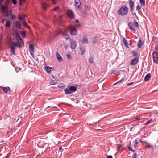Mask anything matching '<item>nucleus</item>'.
Returning <instances> with one entry per match:
<instances>
[{"instance_id":"obj_46","label":"nucleus","mask_w":158,"mask_h":158,"mask_svg":"<svg viewBox=\"0 0 158 158\" xmlns=\"http://www.w3.org/2000/svg\"><path fill=\"white\" fill-rule=\"evenodd\" d=\"M137 154L136 153H134L132 156V158H137Z\"/></svg>"},{"instance_id":"obj_8","label":"nucleus","mask_w":158,"mask_h":158,"mask_svg":"<svg viewBox=\"0 0 158 158\" xmlns=\"http://www.w3.org/2000/svg\"><path fill=\"white\" fill-rule=\"evenodd\" d=\"M34 44L30 43L29 44V50L31 54L33 56L34 54Z\"/></svg>"},{"instance_id":"obj_44","label":"nucleus","mask_w":158,"mask_h":158,"mask_svg":"<svg viewBox=\"0 0 158 158\" xmlns=\"http://www.w3.org/2000/svg\"><path fill=\"white\" fill-rule=\"evenodd\" d=\"M118 73V72L116 70H112L111 71V73L112 74H116Z\"/></svg>"},{"instance_id":"obj_21","label":"nucleus","mask_w":158,"mask_h":158,"mask_svg":"<svg viewBox=\"0 0 158 158\" xmlns=\"http://www.w3.org/2000/svg\"><path fill=\"white\" fill-rule=\"evenodd\" d=\"M89 62L90 63L92 64L93 62L94 58L92 56H90L88 59Z\"/></svg>"},{"instance_id":"obj_15","label":"nucleus","mask_w":158,"mask_h":158,"mask_svg":"<svg viewBox=\"0 0 158 158\" xmlns=\"http://www.w3.org/2000/svg\"><path fill=\"white\" fill-rule=\"evenodd\" d=\"M79 49L80 50V52H81V54L83 55L85 53V48L83 46L81 45L80 46Z\"/></svg>"},{"instance_id":"obj_10","label":"nucleus","mask_w":158,"mask_h":158,"mask_svg":"<svg viewBox=\"0 0 158 158\" xmlns=\"http://www.w3.org/2000/svg\"><path fill=\"white\" fill-rule=\"evenodd\" d=\"M13 35L17 40H22L20 37L19 33L17 31H16L15 32H14Z\"/></svg>"},{"instance_id":"obj_45","label":"nucleus","mask_w":158,"mask_h":158,"mask_svg":"<svg viewBox=\"0 0 158 158\" xmlns=\"http://www.w3.org/2000/svg\"><path fill=\"white\" fill-rule=\"evenodd\" d=\"M146 147H147L149 149L151 147L152 148H153L154 147V146L153 145H147L146 146Z\"/></svg>"},{"instance_id":"obj_31","label":"nucleus","mask_w":158,"mask_h":158,"mask_svg":"<svg viewBox=\"0 0 158 158\" xmlns=\"http://www.w3.org/2000/svg\"><path fill=\"white\" fill-rule=\"evenodd\" d=\"M128 149L130 151L132 152H135V151L133 150L130 146H127Z\"/></svg>"},{"instance_id":"obj_34","label":"nucleus","mask_w":158,"mask_h":158,"mask_svg":"<svg viewBox=\"0 0 158 158\" xmlns=\"http://www.w3.org/2000/svg\"><path fill=\"white\" fill-rule=\"evenodd\" d=\"M66 56L69 60H70L72 58V56L70 54H67Z\"/></svg>"},{"instance_id":"obj_11","label":"nucleus","mask_w":158,"mask_h":158,"mask_svg":"<svg viewBox=\"0 0 158 158\" xmlns=\"http://www.w3.org/2000/svg\"><path fill=\"white\" fill-rule=\"evenodd\" d=\"M56 57L59 62H62L63 61V59L61 55L57 52H56Z\"/></svg>"},{"instance_id":"obj_52","label":"nucleus","mask_w":158,"mask_h":158,"mask_svg":"<svg viewBox=\"0 0 158 158\" xmlns=\"http://www.w3.org/2000/svg\"><path fill=\"white\" fill-rule=\"evenodd\" d=\"M12 3L14 4H15L16 3V0H12Z\"/></svg>"},{"instance_id":"obj_9","label":"nucleus","mask_w":158,"mask_h":158,"mask_svg":"<svg viewBox=\"0 0 158 158\" xmlns=\"http://www.w3.org/2000/svg\"><path fill=\"white\" fill-rule=\"evenodd\" d=\"M128 2L130 10H131L132 9H134L135 6L134 2L132 0H129L128 1Z\"/></svg>"},{"instance_id":"obj_37","label":"nucleus","mask_w":158,"mask_h":158,"mask_svg":"<svg viewBox=\"0 0 158 158\" xmlns=\"http://www.w3.org/2000/svg\"><path fill=\"white\" fill-rule=\"evenodd\" d=\"M23 24L25 27H28V28L29 27L27 25V23L24 20H23Z\"/></svg>"},{"instance_id":"obj_43","label":"nucleus","mask_w":158,"mask_h":158,"mask_svg":"<svg viewBox=\"0 0 158 158\" xmlns=\"http://www.w3.org/2000/svg\"><path fill=\"white\" fill-rule=\"evenodd\" d=\"M59 6H56V7H55L54 9H53V10L54 11H57L58 10H59Z\"/></svg>"},{"instance_id":"obj_24","label":"nucleus","mask_w":158,"mask_h":158,"mask_svg":"<svg viewBox=\"0 0 158 158\" xmlns=\"http://www.w3.org/2000/svg\"><path fill=\"white\" fill-rule=\"evenodd\" d=\"M123 42L124 45L126 46V47L127 48H128V43L127 42V40H123Z\"/></svg>"},{"instance_id":"obj_57","label":"nucleus","mask_w":158,"mask_h":158,"mask_svg":"<svg viewBox=\"0 0 158 158\" xmlns=\"http://www.w3.org/2000/svg\"><path fill=\"white\" fill-rule=\"evenodd\" d=\"M80 26H81V25L80 24H77V25H76V27H79Z\"/></svg>"},{"instance_id":"obj_47","label":"nucleus","mask_w":158,"mask_h":158,"mask_svg":"<svg viewBox=\"0 0 158 158\" xmlns=\"http://www.w3.org/2000/svg\"><path fill=\"white\" fill-rule=\"evenodd\" d=\"M141 8V6L140 5H138L136 7V9L137 10H140Z\"/></svg>"},{"instance_id":"obj_29","label":"nucleus","mask_w":158,"mask_h":158,"mask_svg":"<svg viewBox=\"0 0 158 158\" xmlns=\"http://www.w3.org/2000/svg\"><path fill=\"white\" fill-rule=\"evenodd\" d=\"M152 121V119H150L148 120L147 122H146L145 123H144L143 124V125H148V124H150L151 123V121Z\"/></svg>"},{"instance_id":"obj_23","label":"nucleus","mask_w":158,"mask_h":158,"mask_svg":"<svg viewBox=\"0 0 158 158\" xmlns=\"http://www.w3.org/2000/svg\"><path fill=\"white\" fill-rule=\"evenodd\" d=\"M15 26H16V27L17 28H19V29H21V28L20 24L18 22H17L15 23Z\"/></svg>"},{"instance_id":"obj_40","label":"nucleus","mask_w":158,"mask_h":158,"mask_svg":"<svg viewBox=\"0 0 158 158\" xmlns=\"http://www.w3.org/2000/svg\"><path fill=\"white\" fill-rule=\"evenodd\" d=\"M132 54L134 56H136L138 55V54L137 52L135 51H133L132 52Z\"/></svg>"},{"instance_id":"obj_1","label":"nucleus","mask_w":158,"mask_h":158,"mask_svg":"<svg viewBox=\"0 0 158 158\" xmlns=\"http://www.w3.org/2000/svg\"><path fill=\"white\" fill-rule=\"evenodd\" d=\"M24 42L23 40H17L16 41H12L11 42L10 48L11 53L15 55V48L16 47H20L23 45Z\"/></svg>"},{"instance_id":"obj_13","label":"nucleus","mask_w":158,"mask_h":158,"mask_svg":"<svg viewBox=\"0 0 158 158\" xmlns=\"http://www.w3.org/2000/svg\"><path fill=\"white\" fill-rule=\"evenodd\" d=\"M138 61V58L137 57H135L131 60L130 64L133 65H135L137 64Z\"/></svg>"},{"instance_id":"obj_4","label":"nucleus","mask_w":158,"mask_h":158,"mask_svg":"<svg viewBox=\"0 0 158 158\" xmlns=\"http://www.w3.org/2000/svg\"><path fill=\"white\" fill-rule=\"evenodd\" d=\"M77 90L76 87L73 86H70L69 88H67L64 89L65 94H70L75 92Z\"/></svg>"},{"instance_id":"obj_53","label":"nucleus","mask_w":158,"mask_h":158,"mask_svg":"<svg viewBox=\"0 0 158 158\" xmlns=\"http://www.w3.org/2000/svg\"><path fill=\"white\" fill-rule=\"evenodd\" d=\"M134 83L133 82H131V83H128L127 84V85L128 86H131V85H132Z\"/></svg>"},{"instance_id":"obj_16","label":"nucleus","mask_w":158,"mask_h":158,"mask_svg":"<svg viewBox=\"0 0 158 158\" xmlns=\"http://www.w3.org/2000/svg\"><path fill=\"white\" fill-rule=\"evenodd\" d=\"M144 43V41H142V40H139L137 44V47L139 48H140L142 47Z\"/></svg>"},{"instance_id":"obj_12","label":"nucleus","mask_w":158,"mask_h":158,"mask_svg":"<svg viewBox=\"0 0 158 158\" xmlns=\"http://www.w3.org/2000/svg\"><path fill=\"white\" fill-rule=\"evenodd\" d=\"M133 24H132V23L130 22L128 24V26L129 29L131 30L133 33H135L136 30L135 28L133 27Z\"/></svg>"},{"instance_id":"obj_62","label":"nucleus","mask_w":158,"mask_h":158,"mask_svg":"<svg viewBox=\"0 0 158 158\" xmlns=\"http://www.w3.org/2000/svg\"><path fill=\"white\" fill-rule=\"evenodd\" d=\"M61 149H62V147H60L59 148V150H60Z\"/></svg>"},{"instance_id":"obj_25","label":"nucleus","mask_w":158,"mask_h":158,"mask_svg":"<svg viewBox=\"0 0 158 158\" xmlns=\"http://www.w3.org/2000/svg\"><path fill=\"white\" fill-rule=\"evenodd\" d=\"M10 25V23L9 21H7L6 23L5 26L6 27H9Z\"/></svg>"},{"instance_id":"obj_55","label":"nucleus","mask_w":158,"mask_h":158,"mask_svg":"<svg viewBox=\"0 0 158 158\" xmlns=\"http://www.w3.org/2000/svg\"><path fill=\"white\" fill-rule=\"evenodd\" d=\"M107 158H113V156L111 155L107 156Z\"/></svg>"},{"instance_id":"obj_48","label":"nucleus","mask_w":158,"mask_h":158,"mask_svg":"<svg viewBox=\"0 0 158 158\" xmlns=\"http://www.w3.org/2000/svg\"><path fill=\"white\" fill-rule=\"evenodd\" d=\"M57 1V0H52V2L54 4H55L56 3Z\"/></svg>"},{"instance_id":"obj_35","label":"nucleus","mask_w":158,"mask_h":158,"mask_svg":"<svg viewBox=\"0 0 158 158\" xmlns=\"http://www.w3.org/2000/svg\"><path fill=\"white\" fill-rule=\"evenodd\" d=\"M76 6L77 8H79L80 6L81 3L80 2L75 3Z\"/></svg>"},{"instance_id":"obj_7","label":"nucleus","mask_w":158,"mask_h":158,"mask_svg":"<svg viewBox=\"0 0 158 158\" xmlns=\"http://www.w3.org/2000/svg\"><path fill=\"white\" fill-rule=\"evenodd\" d=\"M67 15L68 17L70 19H73L74 17V14L71 10H67Z\"/></svg>"},{"instance_id":"obj_17","label":"nucleus","mask_w":158,"mask_h":158,"mask_svg":"<svg viewBox=\"0 0 158 158\" xmlns=\"http://www.w3.org/2000/svg\"><path fill=\"white\" fill-rule=\"evenodd\" d=\"M4 93H7L10 90V89L9 87H3L1 88Z\"/></svg>"},{"instance_id":"obj_14","label":"nucleus","mask_w":158,"mask_h":158,"mask_svg":"<svg viewBox=\"0 0 158 158\" xmlns=\"http://www.w3.org/2000/svg\"><path fill=\"white\" fill-rule=\"evenodd\" d=\"M71 45L70 46V48L72 49H73L75 48L76 46V43L74 41V40H70Z\"/></svg>"},{"instance_id":"obj_51","label":"nucleus","mask_w":158,"mask_h":158,"mask_svg":"<svg viewBox=\"0 0 158 158\" xmlns=\"http://www.w3.org/2000/svg\"><path fill=\"white\" fill-rule=\"evenodd\" d=\"M138 138H137L134 140V142L136 144L139 143L138 142Z\"/></svg>"},{"instance_id":"obj_33","label":"nucleus","mask_w":158,"mask_h":158,"mask_svg":"<svg viewBox=\"0 0 158 158\" xmlns=\"http://www.w3.org/2000/svg\"><path fill=\"white\" fill-rule=\"evenodd\" d=\"M45 70L48 73H49V67L46 66L45 68Z\"/></svg>"},{"instance_id":"obj_2","label":"nucleus","mask_w":158,"mask_h":158,"mask_svg":"<svg viewBox=\"0 0 158 158\" xmlns=\"http://www.w3.org/2000/svg\"><path fill=\"white\" fill-rule=\"evenodd\" d=\"M1 10L5 17L8 18L13 19L14 15H12L10 11H9L8 6L7 5L4 6L1 5Z\"/></svg>"},{"instance_id":"obj_36","label":"nucleus","mask_w":158,"mask_h":158,"mask_svg":"<svg viewBox=\"0 0 158 158\" xmlns=\"http://www.w3.org/2000/svg\"><path fill=\"white\" fill-rule=\"evenodd\" d=\"M20 32L22 37L24 38L25 37L26 34L25 32L21 31Z\"/></svg>"},{"instance_id":"obj_20","label":"nucleus","mask_w":158,"mask_h":158,"mask_svg":"<svg viewBox=\"0 0 158 158\" xmlns=\"http://www.w3.org/2000/svg\"><path fill=\"white\" fill-rule=\"evenodd\" d=\"M51 150L52 152H51V155H54L55 154V153L54 152L56 151V149L54 147H52L51 148Z\"/></svg>"},{"instance_id":"obj_56","label":"nucleus","mask_w":158,"mask_h":158,"mask_svg":"<svg viewBox=\"0 0 158 158\" xmlns=\"http://www.w3.org/2000/svg\"><path fill=\"white\" fill-rule=\"evenodd\" d=\"M54 68L50 67V73H51V71L53 70Z\"/></svg>"},{"instance_id":"obj_5","label":"nucleus","mask_w":158,"mask_h":158,"mask_svg":"<svg viewBox=\"0 0 158 158\" xmlns=\"http://www.w3.org/2000/svg\"><path fill=\"white\" fill-rule=\"evenodd\" d=\"M152 58L154 62L158 64V51H154L152 53Z\"/></svg>"},{"instance_id":"obj_6","label":"nucleus","mask_w":158,"mask_h":158,"mask_svg":"<svg viewBox=\"0 0 158 158\" xmlns=\"http://www.w3.org/2000/svg\"><path fill=\"white\" fill-rule=\"evenodd\" d=\"M69 30H70V34L72 35H74L77 34V31L76 29L71 26H69Z\"/></svg>"},{"instance_id":"obj_38","label":"nucleus","mask_w":158,"mask_h":158,"mask_svg":"<svg viewBox=\"0 0 158 158\" xmlns=\"http://www.w3.org/2000/svg\"><path fill=\"white\" fill-rule=\"evenodd\" d=\"M51 75L52 76V78L54 80H57V81H59V79L58 78L54 76H53L52 74H51Z\"/></svg>"},{"instance_id":"obj_63","label":"nucleus","mask_w":158,"mask_h":158,"mask_svg":"<svg viewBox=\"0 0 158 158\" xmlns=\"http://www.w3.org/2000/svg\"><path fill=\"white\" fill-rule=\"evenodd\" d=\"M96 40H93V43H95L96 42Z\"/></svg>"},{"instance_id":"obj_27","label":"nucleus","mask_w":158,"mask_h":158,"mask_svg":"<svg viewBox=\"0 0 158 158\" xmlns=\"http://www.w3.org/2000/svg\"><path fill=\"white\" fill-rule=\"evenodd\" d=\"M42 5L43 6V8L44 10H45L46 9V8L47 6V5L46 4V3H44V2H43L41 3Z\"/></svg>"},{"instance_id":"obj_60","label":"nucleus","mask_w":158,"mask_h":158,"mask_svg":"<svg viewBox=\"0 0 158 158\" xmlns=\"http://www.w3.org/2000/svg\"><path fill=\"white\" fill-rule=\"evenodd\" d=\"M10 153H8V155H7V156H6V158H8V157H9V156H10Z\"/></svg>"},{"instance_id":"obj_18","label":"nucleus","mask_w":158,"mask_h":158,"mask_svg":"<svg viewBox=\"0 0 158 158\" xmlns=\"http://www.w3.org/2000/svg\"><path fill=\"white\" fill-rule=\"evenodd\" d=\"M151 77V75L149 73L147 74L146 76H145L144 79V81H148L149 79Z\"/></svg>"},{"instance_id":"obj_49","label":"nucleus","mask_w":158,"mask_h":158,"mask_svg":"<svg viewBox=\"0 0 158 158\" xmlns=\"http://www.w3.org/2000/svg\"><path fill=\"white\" fill-rule=\"evenodd\" d=\"M19 20H23L24 19V17H23V16H19Z\"/></svg>"},{"instance_id":"obj_59","label":"nucleus","mask_w":158,"mask_h":158,"mask_svg":"<svg viewBox=\"0 0 158 158\" xmlns=\"http://www.w3.org/2000/svg\"><path fill=\"white\" fill-rule=\"evenodd\" d=\"M131 142L130 141L129 143L128 144V145L127 146H130L131 145Z\"/></svg>"},{"instance_id":"obj_32","label":"nucleus","mask_w":158,"mask_h":158,"mask_svg":"<svg viewBox=\"0 0 158 158\" xmlns=\"http://www.w3.org/2000/svg\"><path fill=\"white\" fill-rule=\"evenodd\" d=\"M140 2L141 5H145V1L144 0H140Z\"/></svg>"},{"instance_id":"obj_50","label":"nucleus","mask_w":158,"mask_h":158,"mask_svg":"<svg viewBox=\"0 0 158 158\" xmlns=\"http://www.w3.org/2000/svg\"><path fill=\"white\" fill-rule=\"evenodd\" d=\"M124 80H125L124 78H123L122 79H121V80H120L119 81H118V83H121L123 81H124Z\"/></svg>"},{"instance_id":"obj_39","label":"nucleus","mask_w":158,"mask_h":158,"mask_svg":"<svg viewBox=\"0 0 158 158\" xmlns=\"http://www.w3.org/2000/svg\"><path fill=\"white\" fill-rule=\"evenodd\" d=\"M25 2V0H19V4L21 5Z\"/></svg>"},{"instance_id":"obj_28","label":"nucleus","mask_w":158,"mask_h":158,"mask_svg":"<svg viewBox=\"0 0 158 158\" xmlns=\"http://www.w3.org/2000/svg\"><path fill=\"white\" fill-rule=\"evenodd\" d=\"M155 50L156 52L158 51V41L155 43Z\"/></svg>"},{"instance_id":"obj_54","label":"nucleus","mask_w":158,"mask_h":158,"mask_svg":"<svg viewBox=\"0 0 158 158\" xmlns=\"http://www.w3.org/2000/svg\"><path fill=\"white\" fill-rule=\"evenodd\" d=\"M82 40H87V37L85 35L82 38Z\"/></svg>"},{"instance_id":"obj_26","label":"nucleus","mask_w":158,"mask_h":158,"mask_svg":"<svg viewBox=\"0 0 158 158\" xmlns=\"http://www.w3.org/2000/svg\"><path fill=\"white\" fill-rule=\"evenodd\" d=\"M63 36L64 37V39H65V40H68L69 38V36L67 34H64L63 35Z\"/></svg>"},{"instance_id":"obj_61","label":"nucleus","mask_w":158,"mask_h":158,"mask_svg":"<svg viewBox=\"0 0 158 158\" xmlns=\"http://www.w3.org/2000/svg\"><path fill=\"white\" fill-rule=\"evenodd\" d=\"M118 82H116V83H115L113 85V86H114V85H116V84H118Z\"/></svg>"},{"instance_id":"obj_3","label":"nucleus","mask_w":158,"mask_h":158,"mask_svg":"<svg viewBox=\"0 0 158 158\" xmlns=\"http://www.w3.org/2000/svg\"><path fill=\"white\" fill-rule=\"evenodd\" d=\"M129 8L126 6L123 5L118 10L117 14L119 16H124L128 13Z\"/></svg>"},{"instance_id":"obj_64","label":"nucleus","mask_w":158,"mask_h":158,"mask_svg":"<svg viewBox=\"0 0 158 158\" xmlns=\"http://www.w3.org/2000/svg\"><path fill=\"white\" fill-rule=\"evenodd\" d=\"M78 22H79V21H78V20H76V21H75V23H78Z\"/></svg>"},{"instance_id":"obj_41","label":"nucleus","mask_w":158,"mask_h":158,"mask_svg":"<svg viewBox=\"0 0 158 158\" xmlns=\"http://www.w3.org/2000/svg\"><path fill=\"white\" fill-rule=\"evenodd\" d=\"M133 118H134L136 120H140L141 119L140 118L139 116H137L136 117H134Z\"/></svg>"},{"instance_id":"obj_19","label":"nucleus","mask_w":158,"mask_h":158,"mask_svg":"<svg viewBox=\"0 0 158 158\" xmlns=\"http://www.w3.org/2000/svg\"><path fill=\"white\" fill-rule=\"evenodd\" d=\"M57 80H52L51 79L50 81V84H51L52 85H53L55 84L57 82Z\"/></svg>"},{"instance_id":"obj_30","label":"nucleus","mask_w":158,"mask_h":158,"mask_svg":"<svg viewBox=\"0 0 158 158\" xmlns=\"http://www.w3.org/2000/svg\"><path fill=\"white\" fill-rule=\"evenodd\" d=\"M130 10L131 12L132 15L133 16L136 15V13H135V12L134 11V9H132L131 10Z\"/></svg>"},{"instance_id":"obj_22","label":"nucleus","mask_w":158,"mask_h":158,"mask_svg":"<svg viewBox=\"0 0 158 158\" xmlns=\"http://www.w3.org/2000/svg\"><path fill=\"white\" fill-rule=\"evenodd\" d=\"M133 25L135 27L138 28L139 27V24L136 21H134L133 23Z\"/></svg>"},{"instance_id":"obj_58","label":"nucleus","mask_w":158,"mask_h":158,"mask_svg":"<svg viewBox=\"0 0 158 158\" xmlns=\"http://www.w3.org/2000/svg\"><path fill=\"white\" fill-rule=\"evenodd\" d=\"M75 3L80 2V0H75Z\"/></svg>"},{"instance_id":"obj_42","label":"nucleus","mask_w":158,"mask_h":158,"mask_svg":"<svg viewBox=\"0 0 158 158\" xmlns=\"http://www.w3.org/2000/svg\"><path fill=\"white\" fill-rule=\"evenodd\" d=\"M80 42L83 43H88V40H81Z\"/></svg>"}]
</instances>
